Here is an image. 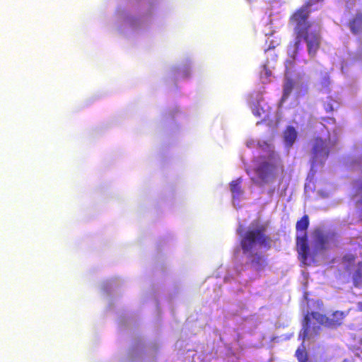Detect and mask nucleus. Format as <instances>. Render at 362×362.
I'll return each instance as SVG.
<instances>
[{
    "label": "nucleus",
    "mask_w": 362,
    "mask_h": 362,
    "mask_svg": "<svg viewBox=\"0 0 362 362\" xmlns=\"http://www.w3.org/2000/svg\"><path fill=\"white\" fill-rule=\"evenodd\" d=\"M272 239L267 234V226L257 224L249 228L240 235V245L244 255H247V264L255 272L264 270L268 263L267 258L260 252H253L256 245L269 250L272 247Z\"/></svg>",
    "instance_id": "nucleus-1"
},
{
    "label": "nucleus",
    "mask_w": 362,
    "mask_h": 362,
    "mask_svg": "<svg viewBox=\"0 0 362 362\" xmlns=\"http://www.w3.org/2000/svg\"><path fill=\"white\" fill-rule=\"evenodd\" d=\"M310 5L311 4L308 3L297 10L291 16L290 22L294 25L296 34L294 47L296 51H298L300 42L304 40L307 44L309 55L314 57L320 48V35L318 32L309 31L310 23L308 21V18Z\"/></svg>",
    "instance_id": "nucleus-2"
},
{
    "label": "nucleus",
    "mask_w": 362,
    "mask_h": 362,
    "mask_svg": "<svg viewBox=\"0 0 362 362\" xmlns=\"http://www.w3.org/2000/svg\"><path fill=\"white\" fill-rule=\"evenodd\" d=\"M309 217L306 214L303 216L296 224V230L297 232H304L303 235L296 237V249L300 260L305 265L309 264V263H308V260L310 255L308 235L306 233V230L309 227Z\"/></svg>",
    "instance_id": "nucleus-3"
},
{
    "label": "nucleus",
    "mask_w": 362,
    "mask_h": 362,
    "mask_svg": "<svg viewBox=\"0 0 362 362\" xmlns=\"http://www.w3.org/2000/svg\"><path fill=\"white\" fill-rule=\"evenodd\" d=\"M315 320L319 325L327 327V316L318 312L308 313L303 317V328L299 334L303 341H305L309 336L311 327V320Z\"/></svg>",
    "instance_id": "nucleus-4"
},
{
    "label": "nucleus",
    "mask_w": 362,
    "mask_h": 362,
    "mask_svg": "<svg viewBox=\"0 0 362 362\" xmlns=\"http://www.w3.org/2000/svg\"><path fill=\"white\" fill-rule=\"evenodd\" d=\"M314 247L313 253L316 255L319 252L329 248V241L333 238L334 234L325 233L322 230L317 228L313 232Z\"/></svg>",
    "instance_id": "nucleus-5"
},
{
    "label": "nucleus",
    "mask_w": 362,
    "mask_h": 362,
    "mask_svg": "<svg viewBox=\"0 0 362 362\" xmlns=\"http://www.w3.org/2000/svg\"><path fill=\"white\" fill-rule=\"evenodd\" d=\"M329 153L326 141L319 137L315 138L312 148L313 162H323L328 157Z\"/></svg>",
    "instance_id": "nucleus-6"
},
{
    "label": "nucleus",
    "mask_w": 362,
    "mask_h": 362,
    "mask_svg": "<svg viewBox=\"0 0 362 362\" xmlns=\"http://www.w3.org/2000/svg\"><path fill=\"white\" fill-rule=\"evenodd\" d=\"M275 169V164L264 161L256 169V173L260 180L267 182L269 177L274 176Z\"/></svg>",
    "instance_id": "nucleus-7"
},
{
    "label": "nucleus",
    "mask_w": 362,
    "mask_h": 362,
    "mask_svg": "<svg viewBox=\"0 0 362 362\" xmlns=\"http://www.w3.org/2000/svg\"><path fill=\"white\" fill-rule=\"evenodd\" d=\"M347 313L343 311H334L331 317H327V327L336 329L343 324V321Z\"/></svg>",
    "instance_id": "nucleus-8"
},
{
    "label": "nucleus",
    "mask_w": 362,
    "mask_h": 362,
    "mask_svg": "<svg viewBox=\"0 0 362 362\" xmlns=\"http://www.w3.org/2000/svg\"><path fill=\"white\" fill-rule=\"evenodd\" d=\"M297 138V132L293 127H288L284 132V139L286 144L291 147Z\"/></svg>",
    "instance_id": "nucleus-9"
},
{
    "label": "nucleus",
    "mask_w": 362,
    "mask_h": 362,
    "mask_svg": "<svg viewBox=\"0 0 362 362\" xmlns=\"http://www.w3.org/2000/svg\"><path fill=\"white\" fill-rule=\"evenodd\" d=\"M294 86L295 82L292 78H286L285 79L284 83L283 95L281 98L282 100H286L289 97L294 88Z\"/></svg>",
    "instance_id": "nucleus-10"
},
{
    "label": "nucleus",
    "mask_w": 362,
    "mask_h": 362,
    "mask_svg": "<svg viewBox=\"0 0 362 362\" xmlns=\"http://www.w3.org/2000/svg\"><path fill=\"white\" fill-rule=\"evenodd\" d=\"M352 279L355 286L358 287L362 285V262H359L357 264Z\"/></svg>",
    "instance_id": "nucleus-11"
},
{
    "label": "nucleus",
    "mask_w": 362,
    "mask_h": 362,
    "mask_svg": "<svg viewBox=\"0 0 362 362\" xmlns=\"http://www.w3.org/2000/svg\"><path fill=\"white\" fill-rule=\"evenodd\" d=\"M349 27L353 33L356 34L362 28V14L359 13L350 22Z\"/></svg>",
    "instance_id": "nucleus-12"
},
{
    "label": "nucleus",
    "mask_w": 362,
    "mask_h": 362,
    "mask_svg": "<svg viewBox=\"0 0 362 362\" xmlns=\"http://www.w3.org/2000/svg\"><path fill=\"white\" fill-rule=\"evenodd\" d=\"M241 182H242V179L240 177L235 180H233L230 183V191L233 194L234 197H238L242 192L241 187H240Z\"/></svg>",
    "instance_id": "nucleus-13"
},
{
    "label": "nucleus",
    "mask_w": 362,
    "mask_h": 362,
    "mask_svg": "<svg viewBox=\"0 0 362 362\" xmlns=\"http://www.w3.org/2000/svg\"><path fill=\"white\" fill-rule=\"evenodd\" d=\"M296 356L298 362H307L308 361L307 353L304 348H303V349L298 348L296 351Z\"/></svg>",
    "instance_id": "nucleus-14"
},
{
    "label": "nucleus",
    "mask_w": 362,
    "mask_h": 362,
    "mask_svg": "<svg viewBox=\"0 0 362 362\" xmlns=\"http://www.w3.org/2000/svg\"><path fill=\"white\" fill-rule=\"evenodd\" d=\"M356 258V255L353 254H346L343 257L342 261L344 263L351 264L355 262Z\"/></svg>",
    "instance_id": "nucleus-15"
},
{
    "label": "nucleus",
    "mask_w": 362,
    "mask_h": 362,
    "mask_svg": "<svg viewBox=\"0 0 362 362\" xmlns=\"http://www.w3.org/2000/svg\"><path fill=\"white\" fill-rule=\"evenodd\" d=\"M323 106L327 112H332L334 110L333 105L332 103L331 100L325 102Z\"/></svg>",
    "instance_id": "nucleus-16"
},
{
    "label": "nucleus",
    "mask_w": 362,
    "mask_h": 362,
    "mask_svg": "<svg viewBox=\"0 0 362 362\" xmlns=\"http://www.w3.org/2000/svg\"><path fill=\"white\" fill-rule=\"evenodd\" d=\"M321 85L323 88H327L329 85V78L327 76H325L322 78L321 81Z\"/></svg>",
    "instance_id": "nucleus-17"
},
{
    "label": "nucleus",
    "mask_w": 362,
    "mask_h": 362,
    "mask_svg": "<svg viewBox=\"0 0 362 362\" xmlns=\"http://www.w3.org/2000/svg\"><path fill=\"white\" fill-rule=\"evenodd\" d=\"M263 70L267 77H269L272 75V71L267 69L266 65L263 66Z\"/></svg>",
    "instance_id": "nucleus-18"
},
{
    "label": "nucleus",
    "mask_w": 362,
    "mask_h": 362,
    "mask_svg": "<svg viewBox=\"0 0 362 362\" xmlns=\"http://www.w3.org/2000/svg\"><path fill=\"white\" fill-rule=\"evenodd\" d=\"M313 330L315 334H318L319 330H320V327H313Z\"/></svg>",
    "instance_id": "nucleus-19"
},
{
    "label": "nucleus",
    "mask_w": 362,
    "mask_h": 362,
    "mask_svg": "<svg viewBox=\"0 0 362 362\" xmlns=\"http://www.w3.org/2000/svg\"><path fill=\"white\" fill-rule=\"evenodd\" d=\"M358 309L359 311L362 312V302L358 303Z\"/></svg>",
    "instance_id": "nucleus-20"
},
{
    "label": "nucleus",
    "mask_w": 362,
    "mask_h": 362,
    "mask_svg": "<svg viewBox=\"0 0 362 362\" xmlns=\"http://www.w3.org/2000/svg\"><path fill=\"white\" fill-rule=\"evenodd\" d=\"M281 172H283V171H284V166H283V165H281Z\"/></svg>",
    "instance_id": "nucleus-21"
}]
</instances>
